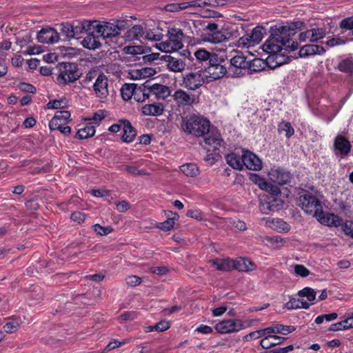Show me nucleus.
<instances>
[{"label": "nucleus", "mask_w": 353, "mask_h": 353, "mask_svg": "<svg viewBox=\"0 0 353 353\" xmlns=\"http://www.w3.org/2000/svg\"><path fill=\"white\" fill-rule=\"evenodd\" d=\"M57 70L59 74L57 81L61 85L73 83L81 77L77 65L73 63H60L57 65Z\"/></svg>", "instance_id": "nucleus-4"}, {"label": "nucleus", "mask_w": 353, "mask_h": 353, "mask_svg": "<svg viewBox=\"0 0 353 353\" xmlns=\"http://www.w3.org/2000/svg\"><path fill=\"white\" fill-rule=\"evenodd\" d=\"M105 115L104 114L103 110H100L97 111L93 114L92 119H90L92 121V122H90V123H92V125H94V126L99 125V122L105 118Z\"/></svg>", "instance_id": "nucleus-59"}, {"label": "nucleus", "mask_w": 353, "mask_h": 353, "mask_svg": "<svg viewBox=\"0 0 353 353\" xmlns=\"http://www.w3.org/2000/svg\"><path fill=\"white\" fill-rule=\"evenodd\" d=\"M261 63V61L259 59H254L251 63L250 61L247 60L246 57L243 54H237L230 59L231 67L229 68V70L230 71L232 69H235L233 75L239 76L241 71L238 72V70L250 68L254 71L260 70L261 69L254 68V66H256L258 64L260 65Z\"/></svg>", "instance_id": "nucleus-9"}, {"label": "nucleus", "mask_w": 353, "mask_h": 353, "mask_svg": "<svg viewBox=\"0 0 353 353\" xmlns=\"http://www.w3.org/2000/svg\"><path fill=\"white\" fill-rule=\"evenodd\" d=\"M142 114L146 116H159L164 111V105L161 103L146 104L142 107Z\"/></svg>", "instance_id": "nucleus-24"}, {"label": "nucleus", "mask_w": 353, "mask_h": 353, "mask_svg": "<svg viewBox=\"0 0 353 353\" xmlns=\"http://www.w3.org/2000/svg\"><path fill=\"white\" fill-rule=\"evenodd\" d=\"M340 27L345 30H353V17H347L340 22Z\"/></svg>", "instance_id": "nucleus-64"}, {"label": "nucleus", "mask_w": 353, "mask_h": 353, "mask_svg": "<svg viewBox=\"0 0 353 353\" xmlns=\"http://www.w3.org/2000/svg\"><path fill=\"white\" fill-rule=\"evenodd\" d=\"M145 83L150 96L154 95L157 99H165L170 95V89L168 86L152 83L151 81H146Z\"/></svg>", "instance_id": "nucleus-17"}, {"label": "nucleus", "mask_w": 353, "mask_h": 353, "mask_svg": "<svg viewBox=\"0 0 353 353\" xmlns=\"http://www.w3.org/2000/svg\"><path fill=\"white\" fill-rule=\"evenodd\" d=\"M221 139L219 135H210L205 138L204 143L205 149L208 151H214L219 150L221 144Z\"/></svg>", "instance_id": "nucleus-31"}, {"label": "nucleus", "mask_w": 353, "mask_h": 353, "mask_svg": "<svg viewBox=\"0 0 353 353\" xmlns=\"http://www.w3.org/2000/svg\"><path fill=\"white\" fill-rule=\"evenodd\" d=\"M207 72L210 77L216 80L223 77L227 73V70L224 65L220 63L209 65L207 69Z\"/></svg>", "instance_id": "nucleus-27"}, {"label": "nucleus", "mask_w": 353, "mask_h": 353, "mask_svg": "<svg viewBox=\"0 0 353 353\" xmlns=\"http://www.w3.org/2000/svg\"><path fill=\"white\" fill-rule=\"evenodd\" d=\"M250 179L252 182L258 185L261 190H268L269 188L270 187V183H269L265 178L258 174H251L250 175Z\"/></svg>", "instance_id": "nucleus-38"}, {"label": "nucleus", "mask_w": 353, "mask_h": 353, "mask_svg": "<svg viewBox=\"0 0 353 353\" xmlns=\"http://www.w3.org/2000/svg\"><path fill=\"white\" fill-rule=\"evenodd\" d=\"M236 45L239 48H249L254 46L248 33L240 37Z\"/></svg>", "instance_id": "nucleus-51"}, {"label": "nucleus", "mask_w": 353, "mask_h": 353, "mask_svg": "<svg viewBox=\"0 0 353 353\" xmlns=\"http://www.w3.org/2000/svg\"><path fill=\"white\" fill-rule=\"evenodd\" d=\"M153 70L150 68H145L141 70H133L130 72L131 77L134 79L145 78L152 74Z\"/></svg>", "instance_id": "nucleus-43"}, {"label": "nucleus", "mask_w": 353, "mask_h": 353, "mask_svg": "<svg viewBox=\"0 0 353 353\" xmlns=\"http://www.w3.org/2000/svg\"><path fill=\"white\" fill-rule=\"evenodd\" d=\"M168 39L156 44V48L164 52H172L178 51L183 47V31L179 28H171L168 31Z\"/></svg>", "instance_id": "nucleus-3"}, {"label": "nucleus", "mask_w": 353, "mask_h": 353, "mask_svg": "<svg viewBox=\"0 0 353 353\" xmlns=\"http://www.w3.org/2000/svg\"><path fill=\"white\" fill-rule=\"evenodd\" d=\"M174 225V219L169 218L166 221L160 223L159 225L158 226L159 228L168 231L170 230L172 228H173Z\"/></svg>", "instance_id": "nucleus-61"}, {"label": "nucleus", "mask_w": 353, "mask_h": 353, "mask_svg": "<svg viewBox=\"0 0 353 353\" xmlns=\"http://www.w3.org/2000/svg\"><path fill=\"white\" fill-rule=\"evenodd\" d=\"M181 171L187 176L195 177L199 174V167L192 163H188L180 166Z\"/></svg>", "instance_id": "nucleus-36"}, {"label": "nucleus", "mask_w": 353, "mask_h": 353, "mask_svg": "<svg viewBox=\"0 0 353 353\" xmlns=\"http://www.w3.org/2000/svg\"><path fill=\"white\" fill-rule=\"evenodd\" d=\"M263 50L270 55L277 56L278 53L284 50L283 43L274 35L270 33V38L263 45Z\"/></svg>", "instance_id": "nucleus-18"}, {"label": "nucleus", "mask_w": 353, "mask_h": 353, "mask_svg": "<svg viewBox=\"0 0 353 353\" xmlns=\"http://www.w3.org/2000/svg\"><path fill=\"white\" fill-rule=\"evenodd\" d=\"M341 225L344 233L353 239V221H345L343 223H341Z\"/></svg>", "instance_id": "nucleus-54"}, {"label": "nucleus", "mask_w": 353, "mask_h": 353, "mask_svg": "<svg viewBox=\"0 0 353 353\" xmlns=\"http://www.w3.org/2000/svg\"><path fill=\"white\" fill-rule=\"evenodd\" d=\"M211 52L203 48H199L194 52V57L199 62L208 61L210 58Z\"/></svg>", "instance_id": "nucleus-49"}, {"label": "nucleus", "mask_w": 353, "mask_h": 353, "mask_svg": "<svg viewBox=\"0 0 353 353\" xmlns=\"http://www.w3.org/2000/svg\"><path fill=\"white\" fill-rule=\"evenodd\" d=\"M61 33L67 39H70L72 38H74V30L72 28V26L70 24L62 25Z\"/></svg>", "instance_id": "nucleus-57"}, {"label": "nucleus", "mask_w": 353, "mask_h": 353, "mask_svg": "<svg viewBox=\"0 0 353 353\" xmlns=\"http://www.w3.org/2000/svg\"><path fill=\"white\" fill-rule=\"evenodd\" d=\"M268 175L271 181L280 185L290 183L292 177L290 172L279 166L271 168Z\"/></svg>", "instance_id": "nucleus-11"}, {"label": "nucleus", "mask_w": 353, "mask_h": 353, "mask_svg": "<svg viewBox=\"0 0 353 353\" xmlns=\"http://www.w3.org/2000/svg\"><path fill=\"white\" fill-rule=\"evenodd\" d=\"M168 68L172 72H179L185 69V63L181 59L168 56L165 59Z\"/></svg>", "instance_id": "nucleus-25"}, {"label": "nucleus", "mask_w": 353, "mask_h": 353, "mask_svg": "<svg viewBox=\"0 0 353 353\" xmlns=\"http://www.w3.org/2000/svg\"><path fill=\"white\" fill-rule=\"evenodd\" d=\"M272 223L275 224L277 229L283 232H288L290 230V225L281 219H276L272 221Z\"/></svg>", "instance_id": "nucleus-60"}, {"label": "nucleus", "mask_w": 353, "mask_h": 353, "mask_svg": "<svg viewBox=\"0 0 353 353\" xmlns=\"http://www.w3.org/2000/svg\"><path fill=\"white\" fill-rule=\"evenodd\" d=\"M334 147L341 155L347 156L352 148L350 142L342 135H337L334 141Z\"/></svg>", "instance_id": "nucleus-22"}, {"label": "nucleus", "mask_w": 353, "mask_h": 353, "mask_svg": "<svg viewBox=\"0 0 353 353\" xmlns=\"http://www.w3.org/2000/svg\"><path fill=\"white\" fill-rule=\"evenodd\" d=\"M97 26L96 21H93L92 23H88L85 26V27H87L86 36L81 41L84 48L89 50H95L101 46V41L103 39L101 35L97 32Z\"/></svg>", "instance_id": "nucleus-8"}, {"label": "nucleus", "mask_w": 353, "mask_h": 353, "mask_svg": "<svg viewBox=\"0 0 353 353\" xmlns=\"http://www.w3.org/2000/svg\"><path fill=\"white\" fill-rule=\"evenodd\" d=\"M144 30L140 25H135L129 29L125 34V37L128 41L139 40L141 38H143Z\"/></svg>", "instance_id": "nucleus-30"}, {"label": "nucleus", "mask_w": 353, "mask_h": 353, "mask_svg": "<svg viewBox=\"0 0 353 353\" xmlns=\"http://www.w3.org/2000/svg\"><path fill=\"white\" fill-rule=\"evenodd\" d=\"M123 135L121 137V139L125 143H131L134 141L136 135L137 131L132 126L130 122L128 120L123 121Z\"/></svg>", "instance_id": "nucleus-23"}, {"label": "nucleus", "mask_w": 353, "mask_h": 353, "mask_svg": "<svg viewBox=\"0 0 353 353\" xmlns=\"http://www.w3.org/2000/svg\"><path fill=\"white\" fill-rule=\"evenodd\" d=\"M163 38V34L159 29H146L144 30L143 39L150 41H160Z\"/></svg>", "instance_id": "nucleus-41"}, {"label": "nucleus", "mask_w": 353, "mask_h": 353, "mask_svg": "<svg viewBox=\"0 0 353 353\" xmlns=\"http://www.w3.org/2000/svg\"><path fill=\"white\" fill-rule=\"evenodd\" d=\"M68 101L65 97L59 99L50 100L47 104L48 109H63L68 107Z\"/></svg>", "instance_id": "nucleus-42"}, {"label": "nucleus", "mask_w": 353, "mask_h": 353, "mask_svg": "<svg viewBox=\"0 0 353 353\" xmlns=\"http://www.w3.org/2000/svg\"><path fill=\"white\" fill-rule=\"evenodd\" d=\"M21 325V321L17 319L8 320L3 326V330L6 333H13L17 330Z\"/></svg>", "instance_id": "nucleus-46"}, {"label": "nucleus", "mask_w": 353, "mask_h": 353, "mask_svg": "<svg viewBox=\"0 0 353 353\" xmlns=\"http://www.w3.org/2000/svg\"><path fill=\"white\" fill-rule=\"evenodd\" d=\"M91 21H85L82 23H78L77 25L72 24V28L74 30V38H78L79 35L83 32L86 33L87 27L85 26L88 23H92Z\"/></svg>", "instance_id": "nucleus-50"}, {"label": "nucleus", "mask_w": 353, "mask_h": 353, "mask_svg": "<svg viewBox=\"0 0 353 353\" xmlns=\"http://www.w3.org/2000/svg\"><path fill=\"white\" fill-rule=\"evenodd\" d=\"M234 261L235 269L240 272H249L255 269V265L248 258H240Z\"/></svg>", "instance_id": "nucleus-32"}, {"label": "nucleus", "mask_w": 353, "mask_h": 353, "mask_svg": "<svg viewBox=\"0 0 353 353\" xmlns=\"http://www.w3.org/2000/svg\"><path fill=\"white\" fill-rule=\"evenodd\" d=\"M97 29V32L99 34L101 38L114 37L121 33L125 28L126 22L125 21L118 20L117 21L104 22L103 23L96 21Z\"/></svg>", "instance_id": "nucleus-5"}, {"label": "nucleus", "mask_w": 353, "mask_h": 353, "mask_svg": "<svg viewBox=\"0 0 353 353\" xmlns=\"http://www.w3.org/2000/svg\"><path fill=\"white\" fill-rule=\"evenodd\" d=\"M244 327L241 320L237 319H224L214 326L216 331L220 334H230L239 332Z\"/></svg>", "instance_id": "nucleus-10"}, {"label": "nucleus", "mask_w": 353, "mask_h": 353, "mask_svg": "<svg viewBox=\"0 0 353 353\" xmlns=\"http://www.w3.org/2000/svg\"><path fill=\"white\" fill-rule=\"evenodd\" d=\"M268 334L279 333L284 335L288 334L295 330L293 326L283 325L281 324H276L266 328Z\"/></svg>", "instance_id": "nucleus-33"}, {"label": "nucleus", "mask_w": 353, "mask_h": 353, "mask_svg": "<svg viewBox=\"0 0 353 353\" xmlns=\"http://www.w3.org/2000/svg\"><path fill=\"white\" fill-rule=\"evenodd\" d=\"M336 68L345 73H353V55L350 54L343 58L338 63Z\"/></svg>", "instance_id": "nucleus-28"}, {"label": "nucleus", "mask_w": 353, "mask_h": 353, "mask_svg": "<svg viewBox=\"0 0 353 353\" xmlns=\"http://www.w3.org/2000/svg\"><path fill=\"white\" fill-rule=\"evenodd\" d=\"M93 229L95 232L101 236L107 235L113 231V228L111 226L103 227L99 224L94 225Z\"/></svg>", "instance_id": "nucleus-52"}, {"label": "nucleus", "mask_w": 353, "mask_h": 353, "mask_svg": "<svg viewBox=\"0 0 353 353\" xmlns=\"http://www.w3.org/2000/svg\"><path fill=\"white\" fill-rule=\"evenodd\" d=\"M181 126L185 133L201 137L209 132L210 121L200 114H192L182 117Z\"/></svg>", "instance_id": "nucleus-2"}, {"label": "nucleus", "mask_w": 353, "mask_h": 353, "mask_svg": "<svg viewBox=\"0 0 353 353\" xmlns=\"http://www.w3.org/2000/svg\"><path fill=\"white\" fill-rule=\"evenodd\" d=\"M223 5L221 0H195L181 3H172L165 6V10L168 12H178L188 8L205 7L206 6H219Z\"/></svg>", "instance_id": "nucleus-7"}, {"label": "nucleus", "mask_w": 353, "mask_h": 353, "mask_svg": "<svg viewBox=\"0 0 353 353\" xmlns=\"http://www.w3.org/2000/svg\"><path fill=\"white\" fill-rule=\"evenodd\" d=\"M298 295L301 297H305L307 300L314 304V301L316 299V292L314 289L306 287L301 290L299 291Z\"/></svg>", "instance_id": "nucleus-44"}, {"label": "nucleus", "mask_w": 353, "mask_h": 353, "mask_svg": "<svg viewBox=\"0 0 353 353\" xmlns=\"http://www.w3.org/2000/svg\"><path fill=\"white\" fill-rule=\"evenodd\" d=\"M95 134V126L89 123L83 128L79 129L77 132L76 137L79 139H84L92 137Z\"/></svg>", "instance_id": "nucleus-35"}, {"label": "nucleus", "mask_w": 353, "mask_h": 353, "mask_svg": "<svg viewBox=\"0 0 353 353\" xmlns=\"http://www.w3.org/2000/svg\"><path fill=\"white\" fill-rule=\"evenodd\" d=\"M227 40L226 35L220 30H216L206 35L205 41L212 43H219Z\"/></svg>", "instance_id": "nucleus-39"}, {"label": "nucleus", "mask_w": 353, "mask_h": 353, "mask_svg": "<svg viewBox=\"0 0 353 353\" xmlns=\"http://www.w3.org/2000/svg\"><path fill=\"white\" fill-rule=\"evenodd\" d=\"M243 165L250 170L259 171L263 167L262 161L254 153L249 150L243 152Z\"/></svg>", "instance_id": "nucleus-16"}, {"label": "nucleus", "mask_w": 353, "mask_h": 353, "mask_svg": "<svg viewBox=\"0 0 353 353\" xmlns=\"http://www.w3.org/2000/svg\"><path fill=\"white\" fill-rule=\"evenodd\" d=\"M265 29L261 26H256L250 33H248L254 45L258 44L263 38Z\"/></svg>", "instance_id": "nucleus-40"}, {"label": "nucleus", "mask_w": 353, "mask_h": 353, "mask_svg": "<svg viewBox=\"0 0 353 353\" xmlns=\"http://www.w3.org/2000/svg\"><path fill=\"white\" fill-rule=\"evenodd\" d=\"M315 217L321 224L329 227H339L342 223L341 217L333 213L324 212L323 208L317 212Z\"/></svg>", "instance_id": "nucleus-15"}, {"label": "nucleus", "mask_w": 353, "mask_h": 353, "mask_svg": "<svg viewBox=\"0 0 353 353\" xmlns=\"http://www.w3.org/2000/svg\"><path fill=\"white\" fill-rule=\"evenodd\" d=\"M211 265L215 268L217 270L228 272L232 269H235L236 263L234 260L229 258L225 259H215L210 260Z\"/></svg>", "instance_id": "nucleus-21"}, {"label": "nucleus", "mask_w": 353, "mask_h": 353, "mask_svg": "<svg viewBox=\"0 0 353 353\" xmlns=\"http://www.w3.org/2000/svg\"><path fill=\"white\" fill-rule=\"evenodd\" d=\"M294 271L295 274L301 277L307 276L310 272V270L303 265L296 264L294 266Z\"/></svg>", "instance_id": "nucleus-53"}, {"label": "nucleus", "mask_w": 353, "mask_h": 353, "mask_svg": "<svg viewBox=\"0 0 353 353\" xmlns=\"http://www.w3.org/2000/svg\"><path fill=\"white\" fill-rule=\"evenodd\" d=\"M108 81L104 74H99L93 82L92 88L96 97L104 99L108 96Z\"/></svg>", "instance_id": "nucleus-14"}, {"label": "nucleus", "mask_w": 353, "mask_h": 353, "mask_svg": "<svg viewBox=\"0 0 353 353\" xmlns=\"http://www.w3.org/2000/svg\"><path fill=\"white\" fill-rule=\"evenodd\" d=\"M173 100L180 108L191 106L199 102V98L193 94H190L184 90L178 89L172 95Z\"/></svg>", "instance_id": "nucleus-12"}, {"label": "nucleus", "mask_w": 353, "mask_h": 353, "mask_svg": "<svg viewBox=\"0 0 353 353\" xmlns=\"http://www.w3.org/2000/svg\"><path fill=\"white\" fill-rule=\"evenodd\" d=\"M186 216L198 221L203 219V214L199 210H190L186 212Z\"/></svg>", "instance_id": "nucleus-62"}, {"label": "nucleus", "mask_w": 353, "mask_h": 353, "mask_svg": "<svg viewBox=\"0 0 353 353\" xmlns=\"http://www.w3.org/2000/svg\"><path fill=\"white\" fill-rule=\"evenodd\" d=\"M260 211L263 214H268L269 212L271 211H276V208L273 205H270L269 199L268 201H265L264 202H261L259 205Z\"/></svg>", "instance_id": "nucleus-55"}, {"label": "nucleus", "mask_w": 353, "mask_h": 353, "mask_svg": "<svg viewBox=\"0 0 353 353\" xmlns=\"http://www.w3.org/2000/svg\"><path fill=\"white\" fill-rule=\"evenodd\" d=\"M299 205L305 212L313 214L314 217L317 214V212L323 208L321 201L309 192H304L300 194Z\"/></svg>", "instance_id": "nucleus-6"}, {"label": "nucleus", "mask_w": 353, "mask_h": 353, "mask_svg": "<svg viewBox=\"0 0 353 353\" xmlns=\"http://www.w3.org/2000/svg\"><path fill=\"white\" fill-rule=\"evenodd\" d=\"M125 170L129 174L133 175H145L146 173L143 170H139L137 167L134 165H128L125 167Z\"/></svg>", "instance_id": "nucleus-63"}, {"label": "nucleus", "mask_w": 353, "mask_h": 353, "mask_svg": "<svg viewBox=\"0 0 353 353\" xmlns=\"http://www.w3.org/2000/svg\"><path fill=\"white\" fill-rule=\"evenodd\" d=\"M225 160L228 164L234 169L241 170L243 168V155L240 156L232 152L225 157Z\"/></svg>", "instance_id": "nucleus-29"}, {"label": "nucleus", "mask_w": 353, "mask_h": 353, "mask_svg": "<svg viewBox=\"0 0 353 353\" xmlns=\"http://www.w3.org/2000/svg\"><path fill=\"white\" fill-rule=\"evenodd\" d=\"M205 83V79L199 72H189L183 77L182 85L190 90H196Z\"/></svg>", "instance_id": "nucleus-13"}, {"label": "nucleus", "mask_w": 353, "mask_h": 353, "mask_svg": "<svg viewBox=\"0 0 353 353\" xmlns=\"http://www.w3.org/2000/svg\"><path fill=\"white\" fill-rule=\"evenodd\" d=\"M310 31L311 42H316L325 36V30L323 28H312Z\"/></svg>", "instance_id": "nucleus-48"}, {"label": "nucleus", "mask_w": 353, "mask_h": 353, "mask_svg": "<svg viewBox=\"0 0 353 353\" xmlns=\"http://www.w3.org/2000/svg\"><path fill=\"white\" fill-rule=\"evenodd\" d=\"M284 339L283 337L269 334L261 340L260 344L263 349H269L281 343Z\"/></svg>", "instance_id": "nucleus-26"}, {"label": "nucleus", "mask_w": 353, "mask_h": 353, "mask_svg": "<svg viewBox=\"0 0 353 353\" xmlns=\"http://www.w3.org/2000/svg\"><path fill=\"white\" fill-rule=\"evenodd\" d=\"M278 130L280 133L285 132V135L287 138L291 137L294 133V128H292L291 123L286 121L281 122L279 125Z\"/></svg>", "instance_id": "nucleus-47"}, {"label": "nucleus", "mask_w": 353, "mask_h": 353, "mask_svg": "<svg viewBox=\"0 0 353 353\" xmlns=\"http://www.w3.org/2000/svg\"><path fill=\"white\" fill-rule=\"evenodd\" d=\"M103 74L97 69L90 70L85 75V82H92L95 81L99 74Z\"/></svg>", "instance_id": "nucleus-58"}, {"label": "nucleus", "mask_w": 353, "mask_h": 353, "mask_svg": "<svg viewBox=\"0 0 353 353\" xmlns=\"http://www.w3.org/2000/svg\"><path fill=\"white\" fill-rule=\"evenodd\" d=\"M87 217V215L81 212L76 211L74 212L70 216L72 221L81 224L84 222Z\"/></svg>", "instance_id": "nucleus-56"}, {"label": "nucleus", "mask_w": 353, "mask_h": 353, "mask_svg": "<svg viewBox=\"0 0 353 353\" xmlns=\"http://www.w3.org/2000/svg\"><path fill=\"white\" fill-rule=\"evenodd\" d=\"M325 52V50L321 46L307 44L300 48L299 54L300 57L307 58L314 55H322Z\"/></svg>", "instance_id": "nucleus-20"}, {"label": "nucleus", "mask_w": 353, "mask_h": 353, "mask_svg": "<svg viewBox=\"0 0 353 353\" xmlns=\"http://www.w3.org/2000/svg\"><path fill=\"white\" fill-rule=\"evenodd\" d=\"M37 39L39 42L43 43H54L58 42L59 35L52 28H43L38 32Z\"/></svg>", "instance_id": "nucleus-19"}, {"label": "nucleus", "mask_w": 353, "mask_h": 353, "mask_svg": "<svg viewBox=\"0 0 353 353\" xmlns=\"http://www.w3.org/2000/svg\"><path fill=\"white\" fill-rule=\"evenodd\" d=\"M303 26L304 23L301 21L277 23L270 27V32L283 43L284 50L291 52L298 48V42L292 37L296 34V30H301Z\"/></svg>", "instance_id": "nucleus-1"}, {"label": "nucleus", "mask_w": 353, "mask_h": 353, "mask_svg": "<svg viewBox=\"0 0 353 353\" xmlns=\"http://www.w3.org/2000/svg\"><path fill=\"white\" fill-rule=\"evenodd\" d=\"M133 97L138 102H143L150 97L145 82L139 86H137Z\"/></svg>", "instance_id": "nucleus-34"}, {"label": "nucleus", "mask_w": 353, "mask_h": 353, "mask_svg": "<svg viewBox=\"0 0 353 353\" xmlns=\"http://www.w3.org/2000/svg\"><path fill=\"white\" fill-rule=\"evenodd\" d=\"M137 85L134 83H125L121 88V94L123 100H130L134 94Z\"/></svg>", "instance_id": "nucleus-37"}, {"label": "nucleus", "mask_w": 353, "mask_h": 353, "mask_svg": "<svg viewBox=\"0 0 353 353\" xmlns=\"http://www.w3.org/2000/svg\"><path fill=\"white\" fill-rule=\"evenodd\" d=\"M70 112L67 110H59L56 112L52 118V125L56 126L57 119L63 121V123H68L70 121ZM58 125H57V127Z\"/></svg>", "instance_id": "nucleus-45"}]
</instances>
